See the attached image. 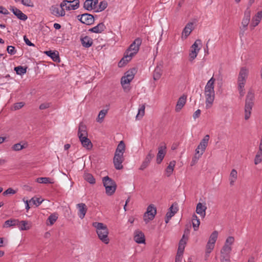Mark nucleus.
Segmentation results:
<instances>
[{
	"label": "nucleus",
	"instance_id": "nucleus-34",
	"mask_svg": "<svg viewBox=\"0 0 262 262\" xmlns=\"http://www.w3.org/2000/svg\"><path fill=\"white\" fill-rule=\"evenodd\" d=\"M215 244L212 243L208 241L207 245L206 246V252H205V257L206 258H208L209 256L210 253L212 252L214 248Z\"/></svg>",
	"mask_w": 262,
	"mask_h": 262
},
{
	"label": "nucleus",
	"instance_id": "nucleus-62",
	"mask_svg": "<svg viewBox=\"0 0 262 262\" xmlns=\"http://www.w3.org/2000/svg\"><path fill=\"white\" fill-rule=\"evenodd\" d=\"M24 39L25 43L29 46H35L34 44L32 43L29 39L26 37V36H24Z\"/></svg>",
	"mask_w": 262,
	"mask_h": 262
},
{
	"label": "nucleus",
	"instance_id": "nucleus-3",
	"mask_svg": "<svg viewBox=\"0 0 262 262\" xmlns=\"http://www.w3.org/2000/svg\"><path fill=\"white\" fill-rule=\"evenodd\" d=\"M78 136L82 145L88 149H90L93 147L91 140L88 138L86 126L82 122L79 124Z\"/></svg>",
	"mask_w": 262,
	"mask_h": 262
},
{
	"label": "nucleus",
	"instance_id": "nucleus-61",
	"mask_svg": "<svg viewBox=\"0 0 262 262\" xmlns=\"http://www.w3.org/2000/svg\"><path fill=\"white\" fill-rule=\"evenodd\" d=\"M0 13L5 14V15H8L9 12L7 9H6L5 8H4L3 6H0Z\"/></svg>",
	"mask_w": 262,
	"mask_h": 262
},
{
	"label": "nucleus",
	"instance_id": "nucleus-46",
	"mask_svg": "<svg viewBox=\"0 0 262 262\" xmlns=\"http://www.w3.org/2000/svg\"><path fill=\"white\" fill-rule=\"evenodd\" d=\"M262 161V151L258 150L254 159V164L257 165Z\"/></svg>",
	"mask_w": 262,
	"mask_h": 262
},
{
	"label": "nucleus",
	"instance_id": "nucleus-47",
	"mask_svg": "<svg viewBox=\"0 0 262 262\" xmlns=\"http://www.w3.org/2000/svg\"><path fill=\"white\" fill-rule=\"evenodd\" d=\"M14 70L16 71L17 74L21 75L26 73L27 68H24L22 66H18L15 67Z\"/></svg>",
	"mask_w": 262,
	"mask_h": 262
},
{
	"label": "nucleus",
	"instance_id": "nucleus-24",
	"mask_svg": "<svg viewBox=\"0 0 262 262\" xmlns=\"http://www.w3.org/2000/svg\"><path fill=\"white\" fill-rule=\"evenodd\" d=\"M186 102V96L183 95L182 96L180 97L177 103V105L176 106V111L177 112H179L180 111V110L183 108V107L184 106Z\"/></svg>",
	"mask_w": 262,
	"mask_h": 262
},
{
	"label": "nucleus",
	"instance_id": "nucleus-49",
	"mask_svg": "<svg viewBox=\"0 0 262 262\" xmlns=\"http://www.w3.org/2000/svg\"><path fill=\"white\" fill-rule=\"evenodd\" d=\"M107 6V3L105 1H101L98 6V9L96 12H101L106 8Z\"/></svg>",
	"mask_w": 262,
	"mask_h": 262
},
{
	"label": "nucleus",
	"instance_id": "nucleus-38",
	"mask_svg": "<svg viewBox=\"0 0 262 262\" xmlns=\"http://www.w3.org/2000/svg\"><path fill=\"white\" fill-rule=\"evenodd\" d=\"M28 144L27 143H24L23 144L21 143H16L14 144L11 148L14 151H19L24 148H27Z\"/></svg>",
	"mask_w": 262,
	"mask_h": 262
},
{
	"label": "nucleus",
	"instance_id": "nucleus-16",
	"mask_svg": "<svg viewBox=\"0 0 262 262\" xmlns=\"http://www.w3.org/2000/svg\"><path fill=\"white\" fill-rule=\"evenodd\" d=\"M166 146L165 144H163V145H161L159 146L158 152L157 154L156 159L157 164H159L162 162L166 152Z\"/></svg>",
	"mask_w": 262,
	"mask_h": 262
},
{
	"label": "nucleus",
	"instance_id": "nucleus-45",
	"mask_svg": "<svg viewBox=\"0 0 262 262\" xmlns=\"http://www.w3.org/2000/svg\"><path fill=\"white\" fill-rule=\"evenodd\" d=\"M37 182L39 183L47 184V183H53V182L51 181V180L49 178L41 177L38 178L36 180Z\"/></svg>",
	"mask_w": 262,
	"mask_h": 262
},
{
	"label": "nucleus",
	"instance_id": "nucleus-5",
	"mask_svg": "<svg viewBox=\"0 0 262 262\" xmlns=\"http://www.w3.org/2000/svg\"><path fill=\"white\" fill-rule=\"evenodd\" d=\"M255 98L254 93L251 89L249 90L246 96L245 105V119H249L251 114V110L254 105Z\"/></svg>",
	"mask_w": 262,
	"mask_h": 262
},
{
	"label": "nucleus",
	"instance_id": "nucleus-44",
	"mask_svg": "<svg viewBox=\"0 0 262 262\" xmlns=\"http://www.w3.org/2000/svg\"><path fill=\"white\" fill-rule=\"evenodd\" d=\"M145 109V104H143L140 106V107L138 110V113L136 116V118L137 119H140L142 118L144 116Z\"/></svg>",
	"mask_w": 262,
	"mask_h": 262
},
{
	"label": "nucleus",
	"instance_id": "nucleus-41",
	"mask_svg": "<svg viewBox=\"0 0 262 262\" xmlns=\"http://www.w3.org/2000/svg\"><path fill=\"white\" fill-rule=\"evenodd\" d=\"M58 219V216L55 213H54V214H51L48 220H47V224L48 225H52L54 224V223L56 221V220H57Z\"/></svg>",
	"mask_w": 262,
	"mask_h": 262
},
{
	"label": "nucleus",
	"instance_id": "nucleus-8",
	"mask_svg": "<svg viewBox=\"0 0 262 262\" xmlns=\"http://www.w3.org/2000/svg\"><path fill=\"white\" fill-rule=\"evenodd\" d=\"M157 213L156 207L153 204L149 205L144 213L143 219L146 224L154 220Z\"/></svg>",
	"mask_w": 262,
	"mask_h": 262
},
{
	"label": "nucleus",
	"instance_id": "nucleus-23",
	"mask_svg": "<svg viewBox=\"0 0 262 262\" xmlns=\"http://www.w3.org/2000/svg\"><path fill=\"white\" fill-rule=\"evenodd\" d=\"M193 26L192 23H189L186 25L182 33V37L184 36L185 38H186L189 35L193 30Z\"/></svg>",
	"mask_w": 262,
	"mask_h": 262
},
{
	"label": "nucleus",
	"instance_id": "nucleus-42",
	"mask_svg": "<svg viewBox=\"0 0 262 262\" xmlns=\"http://www.w3.org/2000/svg\"><path fill=\"white\" fill-rule=\"evenodd\" d=\"M202 44V41L200 39H196L194 43L191 47V51H195L199 53L200 48H199V45Z\"/></svg>",
	"mask_w": 262,
	"mask_h": 262
},
{
	"label": "nucleus",
	"instance_id": "nucleus-64",
	"mask_svg": "<svg viewBox=\"0 0 262 262\" xmlns=\"http://www.w3.org/2000/svg\"><path fill=\"white\" fill-rule=\"evenodd\" d=\"M183 255L177 254L175 262H181Z\"/></svg>",
	"mask_w": 262,
	"mask_h": 262
},
{
	"label": "nucleus",
	"instance_id": "nucleus-31",
	"mask_svg": "<svg viewBox=\"0 0 262 262\" xmlns=\"http://www.w3.org/2000/svg\"><path fill=\"white\" fill-rule=\"evenodd\" d=\"M125 150V145L123 141H121L118 144L115 153L123 155Z\"/></svg>",
	"mask_w": 262,
	"mask_h": 262
},
{
	"label": "nucleus",
	"instance_id": "nucleus-10",
	"mask_svg": "<svg viewBox=\"0 0 262 262\" xmlns=\"http://www.w3.org/2000/svg\"><path fill=\"white\" fill-rule=\"evenodd\" d=\"M251 17V11L249 7H247L244 12V17L242 21V27L240 28L242 32H240V34L244 35L245 31L247 30V27L249 24Z\"/></svg>",
	"mask_w": 262,
	"mask_h": 262
},
{
	"label": "nucleus",
	"instance_id": "nucleus-11",
	"mask_svg": "<svg viewBox=\"0 0 262 262\" xmlns=\"http://www.w3.org/2000/svg\"><path fill=\"white\" fill-rule=\"evenodd\" d=\"M209 140V136L208 135L204 136L195 149L196 154H200L201 155L204 154L208 145Z\"/></svg>",
	"mask_w": 262,
	"mask_h": 262
},
{
	"label": "nucleus",
	"instance_id": "nucleus-48",
	"mask_svg": "<svg viewBox=\"0 0 262 262\" xmlns=\"http://www.w3.org/2000/svg\"><path fill=\"white\" fill-rule=\"evenodd\" d=\"M218 236V232L217 231H214L210 235L208 242L215 243Z\"/></svg>",
	"mask_w": 262,
	"mask_h": 262
},
{
	"label": "nucleus",
	"instance_id": "nucleus-51",
	"mask_svg": "<svg viewBox=\"0 0 262 262\" xmlns=\"http://www.w3.org/2000/svg\"><path fill=\"white\" fill-rule=\"evenodd\" d=\"M201 156L202 155H201L200 154H196L195 152L194 156L192 158L190 165L191 166L194 165L198 162L199 159H200Z\"/></svg>",
	"mask_w": 262,
	"mask_h": 262
},
{
	"label": "nucleus",
	"instance_id": "nucleus-33",
	"mask_svg": "<svg viewBox=\"0 0 262 262\" xmlns=\"http://www.w3.org/2000/svg\"><path fill=\"white\" fill-rule=\"evenodd\" d=\"M176 165V161H172L170 162L168 166L166 168V176L168 177L170 176V175L172 174L174 167Z\"/></svg>",
	"mask_w": 262,
	"mask_h": 262
},
{
	"label": "nucleus",
	"instance_id": "nucleus-40",
	"mask_svg": "<svg viewBox=\"0 0 262 262\" xmlns=\"http://www.w3.org/2000/svg\"><path fill=\"white\" fill-rule=\"evenodd\" d=\"M107 113V110H101L98 114V117L97 118V121L99 123H101L103 120L104 118Z\"/></svg>",
	"mask_w": 262,
	"mask_h": 262
},
{
	"label": "nucleus",
	"instance_id": "nucleus-56",
	"mask_svg": "<svg viewBox=\"0 0 262 262\" xmlns=\"http://www.w3.org/2000/svg\"><path fill=\"white\" fill-rule=\"evenodd\" d=\"M221 262H231L230 255H221Z\"/></svg>",
	"mask_w": 262,
	"mask_h": 262
},
{
	"label": "nucleus",
	"instance_id": "nucleus-18",
	"mask_svg": "<svg viewBox=\"0 0 262 262\" xmlns=\"http://www.w3.org/2000/svg\"><path fill=\"white\" fill-rule=\"evenodd\" d=\"M20 230H28L31 227V223L28 221H21L18 220V223L16 225Z\"/></svg>",
	"mask_w": 262,
	"mask_h": 262
},
{
	"label": "nucleus",
	"instance_id": "nucleus-30",
	"mask_svg": "<svg viewBox=\"0 0 262 262\" xmlns=\"http://www.w3.org/2000/svg\"><path fill=\"white\" fill-rule=\"evenodd\" d=\"M237 178V171L233 169L230 174L229 176V181L230 185L231 186H233L234 184V182L236 181Z\"/></svg>",
	"mask_w": 262,
	"mask_h": 262
},
{
	"label": "nucleus",
	"instance_id": "nucleus-19",
	"mask_svg": "<svg viewBox=\"0 0 262 262\" xmlns=\"http://www.w3.org/2000/svg\"><path fill=\"white\" fill-rule=\"evenodd\" d=\"M77 207L78 208V216L81 219H83L87 212V207L84 203H79L77 205Z\"/></svg>",
	"mask_w": 262,
	"mask_h": 262
},
{
	"label": "nucleus",
	"instance_id": "nucleus-2",
	"mask_svg": "<svg viewBox=\"0 0 262 262\" xmlns=\"http://www.w3.org/2000/svg\"><path fill=\"white\" fill-rule=\"evenodd\" d=\"M215 79L212 77L207 83L204 90L205 97L206 108H210L213 103L215 98L214 82Z\"/></svg>",
	"mask_w": 262,
	"mask_h": 262
},
{
	"label": "nucleus",
	"instance_id": "nucleus-43",
	"mask_svg": "<svg viewBox=\"0 0 262 262\" xmlns=\"http://www.w3.org/2000/svg\"><path fill=\"white\" fill-rule=\"evenodd\" d=\"M93 0H86L83 4V7L88 11H91L94 9L93 6Z\"/></svg>",
	"mask_w": 262,
	"mask_h": 262
},
{
	"label": "nucleus",
	"instance_id": "nucleus-20",
	"mask_svg": "<svg viewBox=\"0 0 262 262\" xmlns=\"http://www.w3.org/2000/svg\"><path fill=\"white\" fill-rule=\"evenodd\" d=\"M261 18H262V11H258L252 17V22L250 25V26L252 27V29H253L254 27H255L259 24Z\"/></svg>",
	"mask_w": 262,
	"mask_h": 262
},
{
	"label": "nucleus",
	"instance_id": "nucleus-60",
	"mask_svg": "<svg viewBox=\"0 0 262 262\" xmlns=\"http://www.w3.org/2000/svg\"><path fill=\"white\" fill-rule=\"evenodd\" d=\"M184 249H185V246L182 245V244H181V245H179V247H178V249L177 254L183 255L184 251Z\"/></svg>",
	"mask_w": 262,
	"mask_h": 262
},
{
	"label": "nucleus",
	"instance_id": "nucleus-35",
	"mask_svg": "<svg viewBox=\"0 0 262 262\" xmlns=\"http://www.w3.org/2000/svg\"><path fill=\"white\" fill-rule=\"evenodd\" d=\"M18 223L17 219H10L5 222L3 225L4 228H8L12 226H15Z\"/></svg>",
	"mask_w": 262,
	"mask_h": 262
},
{
	"label": "nucleus",
	"instance_id": "nucleus-57",
	"mask_svg": "<svg viewBox=\"0 0 262 262\" xmlns=\"http://www.w3.org/2000/svg\"><path fill=\"white\" fill-rule=\"evenodd\" d=\"M7 51L8 53L11 55H14L16 53L14 47L12 46H8Z\"/></svg>",
	"mask_w": 262,
	"mask_h": 262
},
{
	"label": "nucleus",
	"instance_id": "nucleus-1",
	"mask_svg": "<svg viewBox=\"0 0 262 262\" xmlns=\"http://www.w3.org/2000/svg\"><path fill=\"white\" fill-rule=\"evenodd\" d=\"M142 42V39L139 37L135 39L125 52L123 58L119 62L118 66L119 67L124 66L137 54Z\"/></svg>",
	"mask_w": 262,
	"mask_h": 262
},
{
	"label": "nucleus",
	"instance_id": "nucleus-52",
	"mask_svg": "<svg viewBox=\"0 0 262 262\" xmlns=\"http://www.w3.org/2000/svg\"><path fill=\"white\" fill-rule=\"evenodd\" d=\"M18 2H20L23 5L33 7L34 6L33 3L31 0H18Z\"/></svg>",
	"mask_w": 262,
	"mask_h": 262
},
{
	"label": "nucleus",
	"instance_id": "nucleus-13",
	"mask_svg": "<svg viewBox=\"0 0 262 262\" xmlns=\"http://www.w3.org/2000/svg\"><path fill=\"white\" fill-rule=\"evenodd\" d=\"M136 70L135 69H132L127 71L125 76H123L121 79V83L123 86L125 84H128L134 79Z\"/></svg>",
	"mask_w": 262,
	"mask_h": 262
},
{
	"label": "nucleus",
	"instance_id": "nucleus-27",
	"mask_svg": "<svg viewBox=\"0 0 262 262\" xmlns=\"http://www.w3.org/2000/svg\"><path fill=\"white\" fill-rule=\"evenodd\" d=\"M106 28L104 24L103 23H100L98 24L96 26L90 29V31L95 33H101Z\"/></svg>",
	"mask_w": 262,
	"mask_h": 262
},
{
	"label": "nucleus",
	"instance_id": "nucleus-14",
	"mask_svg": "<svg viewBox=\"0 0 262 262\" xmlns=\"http://www.w3.org/2000/svg\"><path fill=\"white\" fill-rule=\"evenodd\" d=\"M60 8V10L58 5L52 6L50 8L51 14L56 17L64 16L66 14L64 7Z\"/></svg>",
	"mask_w": 262,
	"mask_h": 262
},
{
	"label": "nucleus",
	"instance_id": "nucleus-9",
	"mask_svg": "<svg viewBox=\"0 0 262 262\" xmlns=\"http://www.w3.org/2000/svg\"><path fill=\"white\" fill-rule=\"evenodd\" d=\"M79 0L63 1L60 4V7H66L67 10H76L79 7Z\"/></svg>",
	"mask_w": 262,
	"mask_h": 262
},
{
	"label": "nucleus",
	"instance_id": "nucleus-59",
	"mask_svg": "<svg viewBox=\"0 0 262 262\" xmlns=\"http://www.w3.org/2000/svg\"><path fill=\"white\" fill-rule=\"evenodd\" d=\"M50 103L48 102L42 103L39 105V109L42 110L48 108L50 106Z\"/></svg>",
	"mask_w": 262,
	"mask_h": 262
},
{
	"label": "nucleus",
	"instance_id": "nucleus-63",
	"mask_svg": "<svg viewBox=\"0 0 262 262\" xmlns=\"http://www.w3.org/2000/svg\"><path fill=\"white\" fill-rule=\"evenodd\" d=\"M201 115V110L198 109L197 110L193 115V118L195 119L200 117Z\"/></svg>",
	"mask_w": 262,
	"mask_h": 262
},
{
	"label": "nucleus",
	"instance_id": "nucleus-55",
	"mask_svg": "<svg viewBox=\"0 0 262 262\" xmlns=\"http://www.w3.org/2000/svg\"><path fill=\"white\" fill-rule=\"evenodd\" d=\"M16 193V191L11 188H9L6 191H5L3 194V195H6L8 194H14Z\"/></svg>",
	"mask_w": 262,
	"mask_h": 262
},
{
	"label": "nucleus",
	"instance_id": "nucleus-26",
	"mask_svg": "<svg viewBox=\"0 0 262 262\" xmlns=\"http://www.w3.org/2000/svg\"><path fill=\"white\" fill-rule=\"evenodd\" d=\"M45 53L48 56L50 57L54 61H60V58L59 56L58 52L57 51H52L50 50L45 51Z\"/></svg>",
	"mask_w": 262,
	"mask_h": 262
},
{
	"label": "nucleus",
	"instance_id": "nucleus-15",
	"mask_svg": "<svg viewBox=\"0 0 262 262\" xmlns=\"http://www.w3.org/2000/svg\"><path fill=\"white\" fill-rule=\"evenodd\" d=\"M79 20L87 25H91L94 23V18L93 15L89 13H84L80 15Z\"/></svg>",
	"mask_w": 262,
	"mask_h": 262
},
{
	"label": "nucleus",
	"instance_id": "nucleus-54",
	"mask_svg": "<svg viewBox=\"0 0 262 262\" xmlns=\"http://www.w3.org/2000/svg\"><path fill=\"white\" fill-rule=\"evenodd\" d=\"M198 54V52L190 51L189 54V60L190 61H193L196 57Z\"/></svg>",
	"mask_w": 262,
	"mask_h": 262
},
{
	"label": "nucleus",
	"instance_id": "nucleus-21",
	"mask_svg": "<svg viewBox=\"0 0 262 262\" xmlns=\"http://www.w3.org/2000/svg\"><path fill=\"white\" fill-rule=\"evenodd\" d=\"M134 240L138 244L145 243V239L144 233L140 231H136L135 232Z\"/></svg>",
	"mask_w": 262,
	"mask_h": 262
},
{
	"label": "nucleus",
	"instance_id": "nucleus-22",
	"mask_svg": "<svg viewBox=\"0 0 262 262\" xmlns=\"http://www.w3.org/2000/svg\"><path fill=\"white\" fill-rule=\"evenodd\" d=\"M13 12V14L17 16V17L21 20H27L28 17L27 16L23 13L20 10L15 8L12 7L11 9Z\"/></svg>",
	"mask_w": 262,
	"mask_h": 262
},
{
	"label": "nucleus",
	"instance_id": "nucleus-32",
	"mask_svg": "<svg viewBox=\"0 0 262 262\" xmlns=\"http://www.w3.org/2000/svg\"><path fill=\"white\" fill-rule=\"evenodd\" d=\"M192 223L194 230L197 231L200 224V221L198 217L195 214H193L192 215Z\"/></svg>",
	"mask_w": 262,
	"mask_h": 262
},
{
	"label": "nucleus",
	"instance_id": "nucleus-28",
	"mask_svg": "<svg viewBox=\"0 0 262 262\" xmlns=\"http://www.w3.org/2000/svg\"><path fill=\"white\" fill-rule=\"evenodd\" d=\"M80 40L82 46L85 48H89L93 44V39L88 36L81 38Z\"/></svg>",
	"mask_w": 262,
	"mask_h": 262
},
{
	"label": "nucleus",
	"instance_id": "nucleus-58",
	"mask_svg": "<svg viewBox=\"0 0 262 262\" xmlns=\"http://www.w3.org/2000/svg\"><path fill=\"white\" fill-rule=\"evenodd\" d=\"M24 104L25 103L23 102L15 103L14 105V110H16L21 108L24 106Z\"/></svg>",
	"mask_w": 262,
	"mask_h": 262
},
{
	"label": "nucleus",
	"instance_id": "nucleus-12",
	"mask_svg": "<svg viewBox=\"0 0 262 262\" xmlns=\"http://www.w3.org/2000/svg\"><path fill=\"white\" fill-rule=\"evenodd\" d=\"M124 161L123 155L119 154H115L113 158V163L115 168L117 170L123 169V166L122 163Z\"/></svg>",
	"mask_w": 262,
	"mask_h": 262
},
{
	"label": "nucleus",
	"instance_id": "nucleus-29",
	"mask_svg": "<svg viewBox=\"0 0 262 262\" xmlns=\"http://www.w3.org/2000/svg\"><path fill=\"white\" fill-rule=\"evenodd\" d=\"M162 74V67L158 66L155 68L153 78L155 80H157L160 79Z\"/></svg>",
	"mask_w": 262,
	"mask_h": 262
},
{
	"label": "nucleus",
	"instance_id": "nucleus-36",
	"mask_svg": "<svg viewBox=\"0 0 262 262\" xmlns=\"http://www.w3.org/2000/svg\"><path fill=\"white\" fill-rule=\"evenodd\" d=\"M83 178L86 181L91 184H94L96 183L95 179L91 173H84Z\"/></svg>",
	"mask_w": 262,
	"mask_h": 262
},
{
	"label": "nucleus",
	"instance_id": "nucleus-37",
	"mask_svg": "<svg viewBox=\"0 0 262 262\" xmlns=\"http://www.w3.org/2000/svg\"><path fill=\"white\" fill-rule=\"evenodd\" d=\"M231 250V246L224 245L221 250V255H230Z\"/></svg>",
	"mask_w": 262,
	"mask_h": 262
},
{
	"label": "nucleus",
	"instance_id": "nucleus-53",
	"mask_svg": "<svg viewBox=\"0 0 262 262\" xmlns=\"http://www.w3.org/2000/svg\"><path fill=\"white\" fill-rule=\"evenodd\" d=\"M234 242V238L233 236H229L227 238L225 241V245L231 246Z\"/></svg>",
	"mask_w": 262,
	"mask_h": 262
},
{
	"label": "nucleus",
	"instance_id": "nucleus-4",
	"mask_svg": "<svg viewBox=\"0 0 262 262\" xmlns=\"http://www.w3.org/2000/svg\"><path fill=\"white\" fill-rule=\"evenodd\" d=\"M93 226L96 229V232L99 238L104 244H108L110 239L108 236V230L107 226L103 223L99 222H94Z\"/></svg>",
	"mask_w": 262,
	"mask_h": 262
},
{
	"label": "nucleus",
	"instance_id": "nucleus-50",
	"mask_svg": "<svg viewBox=\"0 0 262 262\" xmlns=\"http://www.w3.org/2000/svg\"><path fill=\"white\" fill-rule=\"evenodd\" d=\"M43 200H41L39 198H32L29 202L32 203L33 205H35L36 206H38L42 202Z\"/></svg>",
	"mask_w": 262,
	"mask_h": 262
},
{
	"label": "nucleus",
	"instance_id": "nucleus-6",
	"mask_svg": "<svg viewBox=\"0 0 262 262\" xmlns=\"http://www.w3.org/2000/svg\"><path fill=\"white\" fill-rule=\"evenodd\" d=\"M248 73L249 71L245 67L241 69L237 78V88L241 97H243L245 94L244 87Z\"/></svg>",
	"mask_w": 262,
	"mask_h": 262
},
{
	"label": "nucleus",
	"instance_id": "nucleus-7",
	"mask_svg": "<svg viewBox=\"0 0 262 262\" xmlns=\"http://www.w3.org/2000/svg\"><path fill=\"white\" fill-rule=\"evenodd\" d=\"M102 182L105 188L106 194L108 195L114 194L117 188L116 182L108 176L104 177L102 179Z\"/></svg>",
	"mask_w": 262,
	"mask_h": 262
},
{
	"label": "nucleus",
	"instance_id": "nucleus-17",
	"mask_svg": "<svg viewBox=\"0 0 262 262\" xmlns=\"http://www.w3.org/2000/svg\"><path fill=\"white\" fill-rule=\"evenodd\" d=\"M154 156L155 155L152 153V151L150 150L149 151L148 154L147 155L146 158H145L143 162L142 163L139 168V169L141 170H143L145 168H146L149 165L151 160L154 157Z\"/></svg>",
	"mask_w": 262,
	"mask_h": 262
},
{
	"label": "nucleus",
	"instance_id": "nucleus-25",
	"mask_svg": "<svg viewBox=\"0 0 262 262\" xmlns=\"http://www.w3.org/2000/svg\"><path fill=\"white\" fill-rule=\"evenodd\" d=\"M207 207L203 205L201 203H199L196 207V212L200 215L202 217H204L206 215V210Z\"/></svg>",
	"mask_w": 262,
	"mask_h": 262
},
{
	"label": "nucleus",
	"instance_id": "nucleus-39",
	"mask_svg": "<svg viewBox=\"0 0 262 262\" xmlns=\"http://www.w3.org/2000/svg\"><path fill=\"white\" fill-rule=\"evenodd\" d=\"M178 211V208L174 207L173 211H168L166 213V217H165V223L167 224L169 221L170 219Z\"/></svg>",
	"mask_w": 262,
	"mask_h": 262
}]
</instances>
